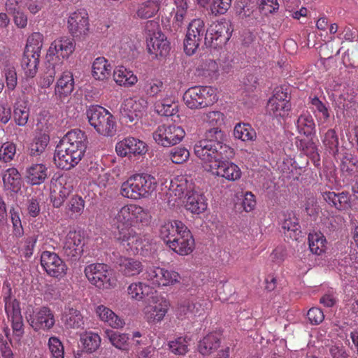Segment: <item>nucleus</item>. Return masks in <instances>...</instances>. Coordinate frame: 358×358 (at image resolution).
<instances>
[{"label": "nucleus", "instance_id": "1", "mask_svg": "<svg viewBox=\"0 0 358 358\" xmlns=\"http://www.w3.org/2000/svg\"><path fill=\"white\" fill-rule=\"evenodd\" d=\"M150 219L149 212L143 207L133 203L124 205L111 218L115 241L129 253H139L145 246V236L132 227L138 222L148 224Z\"/></svg>", "mask_w": 358, "mask_h": 358}, {"label": "nucleus", "instance_id": "2", "mask_svg": "<svg viewBox=\"0 0 358 358\" xmlns=\"http://www.w3.org/2000/svg\"><path fill=\"white\" fill-rule=\"evenodd\" d=\"M224 138V133L220 129L211 128L206 131L205 138L195 143L194 154L207 171L211 169V165L219 163L220 160L233 157L234 150L223 143Z\"/></svg>", "mask_w": 358, "mask_h": 358}, {"label": "nucleus", "instance_id": "3", "mask_svg": "<svg viewBox=\"0 0 358 358\" xmlns=\"http://www.w3.org/2000/svg\"><path fill=\"white\" fill-rule=\"evenodd\" d=\"M157 186V179L152 175L135 174L122 182L120 194L123 197L138 200L150 196L155 191Z\"/></svg>", "mask_w": 358, "mask_h": 358}, {"label": "nucleus", "instance_id": "4", "mask_svg": "<svg viewBox=\"0 0 358 358\" xmlns=\"http://www.w3.org/2000/svg\"><path fill=\"white\" fill-rule=\"evenodd\" d=\"M87 117L90 124L100 135L113 136L115 134V118L105 108L99 105L91 106L87 110Z\"/></svg>", "mask_w": 358, "mask_h": 358}, {"label": "nucleus", "instance_id": "5", "mask_svg": "<svg viewBox=\"0 0 358 358\" xmlns=\"http://www.w3.org/2000/svg\"><path fill=\"white\" fill-rule=\"evenodd\" d=\"M85 275L88 281L100 289H110L117 286L114 271L106 264L94 263L85 266Z\"/></svg>", "mask_w": 358, "mask_h": 358}, {"label": "nucleus", "instance_id": "6", "mask_svg": "<svg viewBox=\"0 0 358 358\" xmlns=\"http://www.w3.org/2000/svg\"><path fill=\"white\" fill-rule=\"evenodd\" d=\"M183 100L188 108L195 109L212 105L217 100V97L213 87L195 86L185 92Z\"/></svg>", "mask_w": 358, "mask_h": 358}, {"label": "nucleus", "instance_id": "7", "mask_svg": "<svg viewBox=\"0 0 358 358\" xmlns=\"http://www.w3.org/2000/svg\"><path fill=\"white\" fill-rule=\"evenodd\" d=\"M76 41L69 36H60L55 38L50 45L47 52V62L59 63L61 67L64 61L68 59L76 50Z\"/></svg>", "mask_w": 358, "mask_h": 358}, {"label": "nucleus", "instance_id": "8", "mask_svg": "<svg viewBox=\"0 0 358 358\" xmlns=\"http://www.w3.org/2000/svg\"><path fill=\"white\" fill-rule=\"evenodd\" d=\"M155 142L163 147H170L179 143L184 138V129L175 124H164L158 126L152 134Z\"/></svg>", "mask_w": 358, "mask_h": 358}, {"label": "nucleus", "instance_id": "9", "mask_svg": "<svg viewBox=\"0 0 358 358\" xmlns=\"http://www.w3.org/2000/svg\"><path fill=\"white\" fill-rule=\"evenodd\" d=\"M148 107V101L143 97L127 99L120 108L122 120L127 124L135 125Z\"/></svg>", "mask_w": 358, "mask_h": 358}, {"label": "nucleus", "instance_id": "10", "mask_svg": "<svg viewBox=\"0 0 358 358\" xmlns=\"http://www.w3.org/2000/svg\"><path fill=\"white\" fill-rule=\"evenodd\" d=\"M86 136L85 133L80 129H73L69 131L60 141L62 148H65V152H70L73 158L81 160L87 148Z\"/></svg>", "mask_w": 358, "mask_h": 358}, {"label": "nucleus", "instance_id": "11", "mask_svg": "<svg viewBox=\"0 0 358 358\" xmlns=\"http://www.w3.org/2000/svg\"><path fill=\"white\" fill-rule=\"evenodd\" d=\"M290 96L282 87L275 88L267 103L268 113L275 117L288 116L291 110Z\"/></svg>", "mask_w": 358, "mask_h": 358}, {"label": "nucleus", "instance_id": "12", "mask_svg": "<svg viewBox=\"0 0 358 358\" xmlns=\"http://www.w3.org/2000/svg\"><path fill=\"white\" fill-rule=\"evenodd\" d=\"M84 245L85 236L83 232L70 230L63 241V254L68 259L76 261L83 255Z\"/></svg>", "mask_w": 358, "mask_h": 358}, {"label": "nucleus", "instance_id": "13", "mask_svg": "<svg viewBox=\"0 0 358 358\" xmlns=\"http://www.w3.org/2000/svg\"><path fill=\"white\" fill-rule=\"evenodd\" d=\"M27 320L35 331H48L55 324L54 312L45 306L34 310L32 314L27 317Z\"/></svg>", "mask_w": 358, "mask_h": 358}, {"label": "nucleus", "instance_id": "14", "mask_svg": "<svg viewBox=\"0 0 358 358\" xmlns=\"http://www.w3.org/2000/svg\"><path fill=\"white\" fill-rule=\"evenodd\" d=\"M41 265L47 274L52 278L60 279L66 273L67 266L54 252L43 251L41 255Z\"/></svg>", "mask_w": 358, "mask_h": 358}, {"label": "nucleus", "instance_id": "15", "mask_svg": "<svg viewBox=\"0 0 358 358\" xmlns=\"http://www.w3.org/2000/svg\"><path fill=\"white\" fill-rule=\"evenodd\" d=\"M89 27L88 13L86 10L78 9L70 14L67 22V27L69 33L73 37H80L86 35L89 31Z\"/></svg>", "mask_w": 358, "mask_h": 358}, {"label": "nucleus", "instance_id": "16", "mask_svg": "<svg viewBox=\"0 0 358 358\" xmlns=\"http://www.w3.org/2000/svg\"><path fill=\"white\" fill-rule=\"evenodd\" d=\"M182 232L168 246L171 250L181 256L191 254L195 248V241L190 230L186 227L181 228Z\"/></svg>", "mask_w": 358, "mask_h": 358}, {"label": "nucleus", "instance_id": "17", "mask_svg": "<svg viewBox=\"0 0 358 358\" xmlns=\"http://www.w3.org/2000/svg\"><path fill=\"white\" fill-rule=\"evenodd\" d=\"M207 45L221 46L227 43L231 36L232 29L229 22L224 20L217 22L211 26Z\"/></svg>", "mask_w": 358, "mask_h": 358}, {"label": "nucleus", "instance_id": "18", "mask_svg": "<svg viewBox=\"0 0 358 358\" xmlns=\"http://www.w3.org/2000/svg\"><path fill=\"white\" fill-rule=\"evenodd\" d=\"M208 171L229 181H236L240 179L242 174L240 168L234 163L229 162V159L220 160L219 163L211 165V169Z\"/></svg>", "mask_w": 358, "mask_h": 358}, {"label": "nucleus", "instance_id": "19", "mask_svg": "<svg viewBox=\"0 0 358 358\" xmlns=\"http://www.w3.org/2000/svg\"><path fill=\"white\" fill-rule=\"evenodd\" d=\"M147 49L149 54L155 58L165 57L169 53L170 43L164 34L158 31L147 41Z\"/></svg>", "mask_w": 358, "mask_h": 358}, {"label": "nucleus", "instance_id": "20", "mask_svg": "<svg viewBox=\"0 0 358 358\" xmlns=\"http://www.w3.org/2000/svg\"><path fill=\"white\" fill-rule=\"evenodd\" d=\"M170 303L166 299L156 301L155 306H147L143 309L145 318L148 323L155 324L163 320L167 313Z\"/></svg>", "mask_w": 358, "mask_h": 358}, {"label": "nucleus", "instance_id": "21", "mask_svg": "<svg viewBox=\"0 0 358 358\" xmlns=\"http://www.w3.org/2000/svg\"><path fill=\"white\" fill-rule=\"evenodd\" d=\"M204 313V301L199 299H194L186 301L180 306L178 315L179 318L182 320L184 318H193L201 316Z\"/></svg>", "mask_w": 358, "mask_h": 358}, {"label": "nucleus", "instance_id": "22", "mask_svg": "<svg viewBox=\"0 0 358 358\" xmlns=\"http://www.w3.org/2000/svg\"><path fill=\"white\" fill-rule=\"evenodd\" d=\"M48 176V168L45 164L33 163L25 170V179L28 184L39 185L43 183Z\"/></svg>", "mask_w": 358, "mask_h": 358}, {"label": "nucleus", "instance_id": "23", "mask_svg": "<svg viewBox=\"0 0 358 358\" xmlns=\"http://www.w3.org/2000/svg\"><path fill=\"white\" fill-rule=\"evenodd\" d=\"M74 79L72 72L65 71L58 78L55 87V94L63 100L69 96L74 90Z\"/></svg>", "mask_w": 358, "mask_h": 358}, {"label": "nucleus", "instance_id": "24", "mask_svg": "<svg viewBox=\"0 0 358 358\" xmlns=\"http://www.w3.org/2000/svg\"><path fill=\"white\" fill-rule=\"evenodd\" d=\"M322 196L328 204L338 210H346L351 208V195L348 192H325Z\"/></svg>", "mask_w": 358, "mask_h": 358}, {"label": "nucleus", "instance_id": "25", "mask_svg": "<svg viewBox=\"0 0 358 358\" xmlns=\"http://www.w3.org/2000/svg\"><path fill=\"white\" fill-rule=\"evenodd\" d=\"M185 208L192 214H200L203 213L208 206L206 196L198 192L191 191L186 194Z\"/></svg>", "mask_w": 358, "mask_h": 358}, {"label": "nucleus", "instance_id": "26", "mask_svg": "<svg viewBox=\"0 0 358 358\" xmlns=\"http://www.w3.org/2000/svg\"><path fill=\"white\" fill-rule=\"evenodd\" d=\"M187 226L179 220H173L165 222L161 226L159 234L161 238L164 241L167 246L170 243L173 241L178 236L179 233L182 232V227L185 228Z\"/></svg>", "mask_w": 358, "mask_h": 358}, {"label": "nucleus", "instance_id": "27", "mask_svg": "<svg viewBox=\"0 0 358 358\" xmlns=\"http://www.w3.org/2000/svg\"><path fill=\"white\" fill-rule=\"evenodd\" d=\"M119 271L124 277H133L140 274L143 269L142 262L135 258L121 257L119 259Z\"/></svg>", "mask_w": 358, "mask_h": 358}, {"label": "nucleus", "instance_id": "28", "mask_svg": "<svg viewBox=\"0 0 358 358\" xmlns=\"http://www.w3.org/2000/svg\"><path fill=\"white\" fill-rule=\"evenodd\" d=\"M196 74L208 80L217 79L219 76V66L213 59H201L196 67Z\"/></svg>", "mask_w": 358, "mask_h": 358}, {"label": "nucleus", "instance_id": "29", "mask_svg": "<svg viewBox=\"0 0 358 358\" xmlns=\"http://www.w3.org/2000/svg\"><path fill=\"white\" fill-rule=\"evenodd\" d=\"M282 228L285 236L292 240H297L301 234L299 220L292 213H287L284 215Z\"/></svg>", "mask_w": 358, "mask_h": 358}, {"label": "nucleus", "instance_id": "30", "mask_svg": "<svg viewBox=\"0 0 358 358\" xmlns=\"http://www.w3.org/2000/svg\"><path fill=\"white\" fill-rule=\"evenodd\" d=\"M113 80L117 85L129 87L134 85L138 78L133 71L123 66H116L113 71Z\"/></svg>", "mask_w": 358, "mask_h": 358}, {"label": "nucleus", "instance_id": "31", "mask_svg": "<svg viewBox=\"0 0 358 358\" xmlns=\"http://www.w3.org/2000/svg\"><path fill=\"white\" fill-rule=\"evenodd\" d=\"M65 148L59 143L55 150L54 160L56 165L62 169L69 170L76 166L80 160H76L73 158V155L70 152H65Z\"/></svg>", "mask_w": 358, "mask_h": 358}, {"label": "nucleus", "instance_id": "32", "mask_svg": "<svg viewBox=\"0 0 358 358\" xmlns=\"http://www.w3.org/2000/svg\"><path fill=\"white\" fill-rule=\"evenodd\" d=\"M2 178L5 189L15 193L21 189L22 181L17 169L13 167L8 169L3 173Z\"/></svg>", "mask_w": 358, "mask_h": 358}, {"label": "nucleus", "instance_id": "33", "mask_svg": "<svg viewBox=\"0 0 358 358\" xmlns=\"http://www.w3.org/2000/svg\"><path fill=\"white\" fill-rule=\"evenodd\" d=\"M96 313L102 322L108 324L113 328H120L124 324L123 320L117 316L111 309L103 305H99L96 308Z\"/></svg>", "mask_w": 358, "mask_h": 358}, {"label": "nucleus", "instance_id": "34", "mask_svg": "<svg viewBox=\"0 0 358 358\" xmlns=\"http://www.w3.org/2000/svg\"><path fill=\"white\" fill-rule=\"evenodd\" d=\"M220 345V334L211 332L201 339L198 345L199 351L203 355H209Z\"/></svg>", "mask_w": 358, "mask_h": 358}, {"label": "nucleus", "instance_id": "35", "mask_svg": "<svg viewBox=\"0 0 358 358\" xmlns=\"http://www.w3.org/2000/svg\"><path fill=\"white\" fill-rule=\"evenodd\" d=\"M111 70L110 64L103 57H99L93 62L92 76L96 80H107L110 76Z\"/></svg>", "mask_w": 358, "mask_h": 358}, {"label": "nucleus", "instance_id": "36", "mask_svg": "<svg viewBox=\"0 0 358 358\" xmlns=\"http://www.w3.org/2000/svg\"><path fill=\"white\" fill-rule=\"evenodd\" d=\"M39 58V55L24 51L21 66L26 76L34 78L36 76L38 71Z\"/></svg>", "mask_w": 358, "mask_h": 358}, {"label": "nucleus", "instance_id": "37", "mask_svg": "<svg viewBox=\"0 0 358 358\" xmlns=\"http://www.w3.org/2000/svg\"><path fill=\"white\" fill-rule=\"evenodd\" d=\"M152 293V288L142 282H135L127 287V294L131 299L135 301L145 300Z\"/></svg>", "mask_w": 358, "mask_h": 358}, {"label": "nucleus", "instance_id": "38", "mask_svg": "<svg viewBox=\"0 0 358 358\" xmlns=\"http://www.w3.org/2000/svg\"><path fill=\"white\" fill-rule=\"evenodd\" d=\"M160 8L159 0H145L138 3L136 15L141 19H148L156 15Z\"/></svg>", "mask_w": 358, "mask_h": 358}, {"label": "nucleus", "instance_id": "39", "mask_svg": "<svg viewBox=\"0 0 358 358\" xmlns=\"http://www.w3.org/2000/svg\"><path fill=\"white\" fill-rule=\"evenodd\" d=\"M308 243L310 251L316 255H322L327 248L326 237L321 232L310 233Z\"/></svg>", "mask_w": 358, "mask_h": 358}, {"label": "nucleus", "instance_id": "40", "mask_svg": "<svg viewBox=\"0 0 358 358\" xmlns=\"http://www.w3.org/2000/svg\"><path fill=\"white\" fill-rule=\"evenodd\" d=\"M62 321L68 329H78L83 327L84 324L82 314L78 310L73 308L65 311L62 317Z\"/></svg>", "mask_w": 358, "mask_h": 358}, {"label": "nucleus", "instance_id": "41", "mask_svg": "<svg viewBox=\"0 0 358 358\" xmlns=\"http://www.w3.org/2000/svg\"><path fill=\"white\" fill-rule=\"evenodd\" d=\"M189 338L179 336L169 341V349L176 355L184 356L189 351Z\"/></svg>", "mask_w": 358, "mask_h": 358}, {"label": "nucleus", "instance_id": "42", "mask_svg": "<svg viewBox=\"0 0 358 358\" xmlns=\"http://www.w3.org/2000/svg\"><path fill=\"white\" fill-rule=\"evenodd\" d=\"M296 127L300 134L311 135L315 127L313 117L309 113L301 114L296 121Z\"/></svg>", "mask_w": 358, "mask_h": 358}, {"label": "nucleus", "instance_id": "43", "mask_svg": "<svg viewBox=\"0 0 358 358\" xmlns=\"http://www.w3.org/2000/svg\"><path fill=\"white\" fill-rule=\"evenodd\" d=\"M155 110L162 116H172L176 112V106L170 98H165L155 103Z\"/></svg>", "mask_w": 358, "mask_h": 358}, {"label": "nucleus", "instance_id": "44", "mask_svg": "<svg viewBox=\"0 0 358 358\" xmlns=\"http://www.w3.org/2000/svg\"><path fill=\"white\" fill-rule=\"evenodd\" d=\"M234 136L243 141H249L255 139L256 132L249 124L239 123L234 127Z\"/></svg>", "mask_w": 358, "mask_h": 358}, {"label": "nucleus", "instance_id": "45", "mask_svg": "<svg viewBox=\"0 0 358 358\" xmlns=\"http://www.w3.org/2000/svg\"><path fill=\"white\" fill-rule=\"evenodd\" d=\"M49 141L50 137L47 134H40L36 136L30 145V155L32 157L41 155L45 151Z\"/></svg>", "mask_w": 358, "mask_h": 358}, {"label": "nucleus", "instance_id": "46", "mask_svg": "<svg viewBox=\"0 0 358 358\" xmlns=\"http://www.w3.org/2000/svg\"><path fill=\"white\" fill-rule=\"evenodd\" d=\"M80 341L86 352H93L100 346L101 338L97 334L90 331L81 336Z\"/></svg>", "mask_w": 358, "mask_h": 358}, {"label": "nucleus", "instance_id": "47", "mask_svg": "<svg viewBox=\"0 0 358 358\" xmlns=\"http://www.w3.org/2000/svg\"><path fill=\"white\" fill-rule=\"evenodd\" d=\"M43 44V35L40 32H34L27 38L24 51L41 55Z\"/></svg>", "mask_w": 358, "mask_h": 358}, {"label": "nucleus", "instance_id": "48", "mask_svg": "<svg viewBox=\"0 0 358 358\" xmlns=\"http://www.w3.org/2000/svg\"><path fill=\"white\" fill-rule=\"evenodd\" d=\"M187 34L190 36L196 35V38L202 40L205 36V43L207 45L208 40V31L206 30L204 22L201 19L193 20L188 26Z\"/></svg>", "mask_w": 358, "mask_h": 358}, {"label": "nucleus", "instance_id": "49", "mask_svg": "<svg viewBox=\"0 0 358 358\" xmlns=\"http://www.w3.org/2000/svg\"><path fill=\"white\" fill-rule=\"evenodd\" d=\"M5 311L9 321L22 317L20 302L16 299H12L10 297L5 299Z\"/></svg>", "mask_w": 358, "mask_h": 358}, {"label": "nucleus", "instance_id": "50", "mask_svg": "<svg viewBox=\"0 0 358 358\" xmlns=\"http://www.w3.org/2000/svg\"><path fill=\"white\" fill-rule=\"evenodd\" d=\"M29 117V108L25 102H18L14 108V120L19 126H24Z\"/></svg>", "mask_w": 358, "mask_h": 358}, {"label": "nucleus", "instance_id": "51", "mask_svg": "<svg viewBox=\"0 0 358 358\" xmlns=\"http://www.w3.org/2000/svg\"><path fill=\"white\" fill-rule=\"evenodd\" d=\"M105 333L106 337L113 346L120 350H125L127 348L129 340L127 334H119L113 330H106Z\"/></svg>", "mask_w": 358, "mask_h": 358}, {"label": "nucleus", "instance_id": "52", "mask_svg": "<svg viewBox=\"0 0 358 358\" xmlns=\"http://www.w3.org/2000/svg\"><path fill=\"white\" fill-rule=\"evenodd\" d=\"M143 89L149 96H155L164 90V85L161 80L148 79L144 82Z\"/></svg>", "mask_w": 358, "mask_h": 358}, {"label": "nucleus", "instance_id": "53", "mask_svg": "<svg viewBox=\"0 0 358 358\" xmlns=\"http://www.w3.org/2000/svg\"><path fill=\"white\" fill-rule=\"evenodd\" d=\"M124 140V145H126L124 146L127 148L129 154L143 155L146 152L147 147L143 141L133 137H128Z\"/></svg>", "mask_w": 358, "mask_h": 358}, {"label": "nucleus", "instance_id": "54", "mask_svg": "<svg viewBox=\"0 0 358 358\" xmlns=\"http://www.w3.org/2000/svg\"><path fill=\"white\" fill-rule=\"evenodd\" d=\"M62 70L61 62L55 63L50 62L47 64V71L41 80L42 87H49L54 82L56 73Z\"/></svg>", "mask_w": 358, "mask_h": 358}, {"label": "nucleus", "instance_id": "55", "mask_svg": "<svg viewBox=\"0 0 358 358\" xmlns=\"http://www.w3.org/2000/svg\"><path fill=\"white\" fill-rule=\"evenodd\" d=\"M170 196H176L175 201L181 199L185 192H187V180L182 178L180 180L171 181L169 188Z\"/></svg>", "mask_w": 358, "mask_h": 358}, {"label": "nucleus", "instance_id": "56", "mask_svg": "<svg viewBox=\"0 0 358 358\" xmlns=\"http://www.w3.org/2000/svg\"><path fill=\"white\" fill-rule=\"evenodd\" d=\"M162 272H163V268L159 266H152L148 267L143 274V279L150 282L153 286L159 287Z\"/></svg>", "mask_w": 358, "mask_h": 358}, {"label": "nucleus", "instance_id": "57", "mask_svg": "<svg viewBox=\"0 0 358 358\" xmlns=\"http://www.w3.org/2000/svg\"><path fill=\"white\" fill-rule=\"evenodd\" d=\"M224 115L220 111H210L204 113L203 120L213 128H218L224 124Z\"/></svg>", "mask_w": 358, "mask_h": 358}, {"label": "nucleus", "instance_id": "58", "mask_svg": "<svg viewBox=\"0 0 358 358\" xmlns=\"http://www.w3.org/2000/svg\"><path fill=\"white\" fill-rule=\"evenodd\" d=\"M322 142L324 146L334 153L338 151L339 142L338 136L334 129H330L327 130L324 135Z\"/></svg>", "mask_w": 358, "mask_h": 358}, {"label": "nucleus", "instance_id": "59", "mask_svg": "<svg viewBox=\"0 0 358 358\" xmlns=\"http://www.w3.org/2000/svg\"><path fill=\"white\" fill-rule=\"evenodd\" d=\"M16 154V145L12 142L3 143L0 148V160L9 162L14 159Z\"/></svg>", "mask_w": 358, "mask_h": 358}, {"label": "nucleus", "instance_id": "60", "mask_svg": "<svg viewBox=\"0 0 358 358\" xmlns=\"http://www.w3.org/2000/svg\"><path fill=\"white\" fill-rule=\"evenodd\" d=\"M189 157V151L184 147L173 148L169 153V157L173 163L182 164L186 162Z\"/></svg>", "mask_w": 358, "mask_h": 358}, {"label": "nucleus", "instance_id": "61", "mask_svg": "<svg viewBox=\"0 0 358 358\" xmlns=\"http://www.w3.org/2000/svg\"><path fill=\"white\" fill-rule=\"evenodd\" d=\"M3 71L7 87L11 90H14L17 83V73L14 66L11 64L7 63L4 66Z\"/></svg>", "mask_w": 358, "mask_h": 358}, {"label": "nucleus", "instance_id": "62", "mask_svg": "<svg viewBox=\"0 0 358 358\" xmlns=\"http://www.w3.org/2000/svg\"><path fill=\"white\" fill-rule=\"evenodd\" d=\"M180 277L178 273L169 271L163 268L159 286H169L179 282Z\"/></svg>", "mask_w": 358, "mask_h": 358}, {"label": "nucleus", "instance_id": "63", "mask_svg": "<svg viewBox=\"0 0 358 358\" xmlns=\"http://www.w3.org/2000/svg\"><path fill=\"white\" fill-rule=\"evenodd\" d=\"M49 350L53 358H64V347L62 342L55 336L48 341Z\"/></svg>", "mask_w": 358, "mask_h": 358}, {"label": "nucleus", "instance_id": "64", "mask_svg": "<svg viewBox=\"0 0 358 358\" xmlns=\"http://www.w3.org/2000/svg\"><path fill=\"white\" fill-rule=\"evenodd\" d=\"M201 40L196 38V35L190 36L187 33L184 41V51L188 55H192L199 48Z\"/></svg>", "mask_w": 358, "mask_h": 358}]
</instances>
